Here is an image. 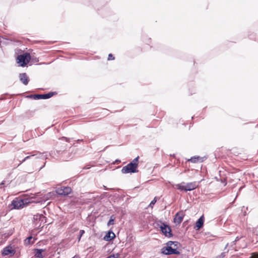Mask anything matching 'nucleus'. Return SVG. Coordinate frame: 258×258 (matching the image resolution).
<instances>
[{"label": "nucleus", "instance_id": "nucleus-26", "mask_svg": "<svg viewBox=\"0 0 258 258\" xmlns=\"http://www.w3.org/2000/svg\"><path fill=\"white\" fill-rule=\"evenodd\" d=\"M156 202V198H155L150 203V205H154Z\"/></svg>", "mask_w": 258, "mask_h": 258}, {"label": "nucleus", "instance_id": "nucleus-18", "mask_svg": "<svg viewBox=\"0 0 258 258\" xmlns=\"http://www.w3.org/2000/svg\"><path fill=\"white\" fill-rule=\"evenodd\" d=\"M200 157H191L189 161H191L192 163H196L198 162L200 160Z\"/></svg>", "mask_w": 258, "mask_h": 258}, {"label": "nucleus", "instance_id": "nucleus-4", "mask_svg": "<svg viewBox=\"0 0 258 258\" xmlns=\"http://www.w3.org/2000/svg\"><path fill=\"white\" fill-rule=\"evenodd\" d=\"M121 172L123 174H126L129 173H137L138 172V170L135 164L130 163L127 165L123 167L121 169Z\"/></svg>", "mask_w": 258, "mask_h": 258}, {"label": "nucleus", "instance_id": "nucleus-11", "mask_svg": "<svg viewBox=\"0 0 258 258\" xmlns=\"http://www.w3.org/2000/svg\"><path fill=\"white\" fill-rule=\"evenodd\" d=\"M20 81L25 85H27L29 81V77L26 73H21L19 76Z\"/></svg>", "mask_w": 258, "mask_h": 258}, {"label": "nucleus", "instance_id": "nucleus-24", "mask_svg": "<svg viewBox=\"0 0 258 258\" xmlns=\"http://www.w3.org/2000/svg\"><path fill=\"white\" fill-rule=\"evenodd\" d=\"M250 258H258V253H252L250 256Z\"/></svg>", "mask_w": 258, "mask_h": 258}, {"label": "nucleus", "instance_id": "nucleus-7", "mask_svg": "<svg viewBox=\"0 0 258 258\" xmlns=\"http://www.w3.org/2000/svg\"><path fill=\"white\" fill-rule=\"evenodd\" d=\"M160 229L166 236L170 237L172 236L171 229L167 225L162 223L160 226Z\"/></svg>", "mask_w": 258, "mask_h": 258}, {"label": "nucleus", "instance_id": "nucleus-19", "mask_svg": "<svg viewBox=\"0 0 258 258\" xmlns=\"http://www.w3.org/2000/svg\"><path fill=\"white\" fill-rule=\"evenodd\" d=\"M139 159V157L138 156L136 158H135L131 163L135 164L136 166L137 167H138V162Z\"/></svg>", "mask_w": 258, "mask_h": 258}, {"label": "nucleus", "instance_id": "nucleus-3", "mask_svg": "<svg viewBox=\"0 0 258 258\" xmlns=\"http://www.w3.org/2000/svg\"><path fill=\"white\" fill-rule=\"evenodd\" d=\"M31 56L29 53L26 52L18 55L17 57V62L21 67H25L29 62Z\"/></svg>", "mask_w": 258, "mask_h": 258}, {"label": "nucleus", "instance_id": "nucleus-16", "mask_svg": "<svg viewBox=\"0 0 258 258\" xmlns=\"http://www.w3.org/2000/svg\"><path fill=\"white\" fill-rule=\"evenodd\" d=\"M34 250L36 251L35 256L38 258H43L44 257L42 252L44 251L43 249H35Z\"/></svg>", "mask_w": 258, "mask_h": 258}, {"label": "nucleus", "instance_id": "nucleus-13", "mask_svg": "<svg viewBox=\"0 0 258 258\" xmlns=\"http://www.w3.org/2000/svg\"><path fill=\"white\" fill-rule=\"evenodd\" d=\"M2 253L4 255H14L15 254V250L12 249L11 246H9L4 248Z\"/></svg>", "mask_w": 258, "mask_h": 258}, {"label": "nucleus", "instance_id": "nucleus-25", "mask_svg": "<svg viewBox=\"0 0 258 258\" xmlns=\"http://www.w3.org/2000/svg\"><path fill=\"white\" fill-rule=\"evenodd\" d=\"M242 236H241V237H239V236H237L235 239V240L234 241H233V244H235V243L236 242V241H238L241 238H242Z\"/></svg>", "mask_w": 258, "mask_h": 258}, {"label": "nucleus", "instance_id": "nucleus-30", "mask_svg": "<svg viewBox=\"0 0 258 258\" xmlns=\"http://www.w3.org/2000/svg\"><path fill=\"white\" fill-rule=\"evenodd\" d=\"M81 238V237H80V235H79V237H78L79 241H80V240Z\"/></svg>", "mask_w": 258, "mask_h": 258}, {"label": "nucleus", "instance_id": "nucleus-21", "mask_svg": "<svg viewBox=\"0 0 258 258\" xmlns=\"http://www.w3.org/2000/svg\"><path fill=\"white\" fill-rule=\"evenodd\" d=\"M119 256V255L118 253L113 254H111L110 256H108L106 258H118Z\"/></svg>", "mask_w": 258, "mask_h": 258}, {"label": "nucleus", "instance_id": "nucleus-22", "mask_svg": "<svg viewBox=\"0 0 258 258\" xmlns=\"http://www.w3.org/2000/svg\"><path fill=\"white\" fill-rule=\"evenodd\" d=\"M32 238V236H30V237H28L26 239V243H27L28 244H30L31 243L30 241H31Z\"/></svg>", "mask_w": 258, "mask_h": 258}, {"label": "nucleus", "instance_id": "nucleus-1", "mask_svg": "<svg viewBox=\"0 0 258 258\" xmlns=\"http://www.w3.org/2000/svg\"><path fill=\"white\" fill-rule=\"evenodd\" d=\"M36 198L33 196L23 199H16L12 201V205L13 206L14 209H19L30 203L40 202L39 200H36Z\"/></svg>", "mask_w": 258, "mask_h": 258}, {"label": "nucleus", "instance_id": "nucleus-5", "mask_svg": "<svg viewBox=\"0 0 258 258\" xmlns=\"http://www.w3.org/2000/svg\"><path fill=\"white\" fill-rule=\"evenodd\" d=\"M54 93L53 92H49L48 93L44 94H35L30 95L29 97L30 98H33L34 99H48L51 97Z\"/></svg>", "mask_w": 258, "mask_h": 258}, {"label": "nucleus", "instance_id": "nucleus-2", "mask_svg": "<svg viewBox=\"0 0 258 258\" xmlns=\"http://www.w3.org/2000/svg\"><path fill=\"white\" fill-rule=\"evenodd\" d=\"M179 245V243L177 241H168L167 243V246L164 247L161 249V252L167 255L172 254H179L180 252L177 249Z\"/></svg>", "mask_w": 258, "mask_h": 258}, {"label": "nucleus", "instance_id": "nucleus-28", "mask_svg": "<svg viewBox=\"0 0 258 258\" xmlns=\"http://www.w3.org/2000/svg\"><path fill=\"white\" fill-rule=\"evenodd\" d=\"M26 160L25 159V158L20 162V163L19 164L18 166H19L20 165H21L22 163H23L24 162H25Z\"/></svg>", "mask_w": 258, "mask_h": 258}, {"label": "nucleus", "instance_id": "nucleus-9", "mask_svg": "<svg viewBox=\"0 0 258 258\" xmlns=\"http://www.w3.org/2000/svg\"><path fill=\"white\" fill-rule=\"evenodd\" d=\"M34 219L36 221H38V223H39V226H41V223H45L46 222L45 217L42 214H36L34 216Z\"/></svg>", "mask_w": 258, "mask_h": 258}, {"label": "nucleus", "instance_id": "nucleus-27", "mask_svg": "<svg viewBox=\"0 0 258 258\" xmlns=\"http://www.w3.org/2000/svg\"><path fill=\"white\" fill-rule=\"evenodd\" d=\"M85 231L83 230H81L79 232L80 237H82V236L84 234Z\"/></svg>", "mask_w": 258, "mask_h": 258}, {"label": "nucleus", "instance_id": "nucleus-6", "mask_svg": "<svg viewBox=\"0 0 258 258\" xmlns=\"http://www.w3.org/2000/svg\"><path fill=\"white\" fill-rule=\"evenodd\" d=\"M71 191L72 189L69 186L61 187L57 188L56 190L57 194L62 196L68 195Z\"/></svg>", "mask_w": 258, "mask_h": 258}, {"label": "nucleus", "instance_id": "nucleus-10", "mask_svg": "<svg viewBox=\"0 0 258 258\" xmlns=\"http://www.w3.org/2000/svg\"><path fill=\"white\" fill-rule=\"evenodd\" d=\"M184 215V213L182 211L177 213L174 218V222L177 224H180L183 220Z\"/></svg>", "mask_w": 258, "mask_h": 258}, {"label": "nucleus", "instance_id": "nucleus-17", "mask_svg": "<svg viewBox=\"0 0 258 258\" xmlns=\"http://www.w3.org/2000/svg\"><path fill=\"white\" fill-rule=\"evenodd\" d=\"M182 183H184V182H182V183H180V184H177L176 185V186L177 187V189L180 190H184L185 191V185H182Z\"/></svg>", "mask_w": 258, "mask_h": 258}, {"label": "nucleus", "instance_id": "nucleus-31", "mask_svg": "<svg viewBox=\"0 0 258 258\" xmlns=\"http://www.w3.org/2000/svg\"><path fill=\"white\" fill-rule=\"evenodd\" d=\"M44 166V165L42 167H41L40 169H42Z\"/></svg>", "mask_w": 258, "mask_h": 258}, {"label": "nucleus", "instance_id": "nucleus-23", "mask_svg": "<svg viewBox=\"0 0 258 258\" xmlns=\"http://www.w3.org/2000/svg\"><path fill=\"white\" fill-rule=\"evenodd\" d=\"M114 59V57H113V56L112 54L110 53L108 55V60H113Z\"/></svg>", "mask_w": 258, "mask_h": 258}, {"label": "nucleus", "instance_id": "nucleus-15", "mask_svg": "<svg viewBox=\"0 0 258 258\" xmlns=\"http://www.w3.org/2000/svg\"><path fill=\"white\" fill-rule=\"evenodd\" d=\"M204 217L203 216H201L196 222V225L197 227V229H200L201 227H203L204 225Z\"/></svg>", "mask_w": 258, "mask_h": 258}, {"label": "nucleus", "instance_id": "nucleus-8", "mask_svg": "<svg viewBox=\"0 0 258 258\" xmlns=\"http://www.w3.org/2000/svg\"><path fill=\"white\" fill-rule=\"evenodd\" d=\"M35 156L36 159L41 158L46 159L47 158V155L46 153H41L39 152H36L35 154H32L30 156H28L25 158V159L27 160L30 159L32 157Z\"/></svg>", "mask_w": 258, "mask_h": 258}, {"label": "nucleus", "instance_id": "nucleus-29", "mask_svg": "<svg viewBox=\"0 0 258 258\" xmlns=\"http://www.w3.org/2000/svg\"><path fill=\"white\" fill-rule=\"evenodd\" d=\"M69 158H64V159H63V160H64V161H68V160H69Z\"/></svg>", "mask_w": 258, "mask_h": 258}, {"label": "nucleus", "instance_id": "nucleus-20", "mask_svg": "<svg viewBox=\"0 0 258 258\" xmlns=\"http://www.w3.org/2000/svg\"><path fill=\"white\" fill-rule=\"evenodd\" d=\"M114 220V217H113V216H111V217H110V219L109 220V221L107 223V225L109 226L110 225L113 224H114V223H113Z\"/></svg>", "mask_w": 258, "mask_h": 258}, {"label": "nucleus", "instance_id": "nucleus-12", "mask_svg": "<svg viewBox=\"0 0 258 258\" xmlns=\"http://www.w3.org/2000/svg\"><path fill=\"white\" fill-rule=\"evenodd\" d=\"M197 187L198 184L196 182L187 183L185 185V191L194 190Z\"/></svg>", "mask_w": 258, "mask_h": 258}, {"label": "nucleus", "instance_id": "nucleus-14", "mask_svg": "<svg viewBox=\"0 0 258 258\" xmlns=\"http://www.w3.org/2000/svg\"><path fill=\"white\" fill-rule=\"evenodd\" d=\"M115 237V234L112 231H109L104 236L103 239L107 241L111 240Z\"/></svg>", "mask_w": 258, "mask_h": 258}]
</instances>
